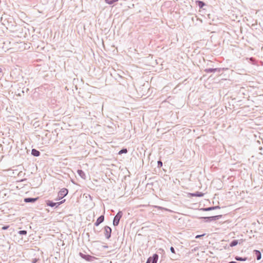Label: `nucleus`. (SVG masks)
Masks as SVG:
<instances>
[{
  "instance_id": "nucleus-1",
  "label": "nucleus",
  "mask_w": 263,
  "mask_h": 263,
  "mask_svg": "<svg viewBox=\"0 0 263 263\" xmlns=\"http://www.w3.org/2000/svg\"><path fill=\"white\" fill-rule=\"evenodd\" d=\"M68 193V191L67 189H62L58 193V197L59 199L63 198L66 196Z\"/></svg>"
},
{
  "instance_id": "nucleus-2",
  "label": "nucleus",
  "mask_w": 263,
  "mask_h": 263,
  "mask_svg": "<svg viewBox=\"0 0 263 263\" xmlns=\"http://www.w3.org/2000/svg\"><path fill=\"white\" fill-rule=\"evenodd\" d=\"M122 216L121 212H119L114 218L113 224L114 226H117L119 224L120 218Z\"/></svg>"
},
{
  "instance_id": "nucleus-3",
  "label": "nucleus",
  "mask_w": 263,
  "mask_h": 263,
  "mask_svg": "<svg viewBox=\"0 0 263 263\" xmlns=\"http://www.w3.org/2000/svg\"><path fill=\"white\" fill-rule=\"evenodd\" d=\"M65 201V199L60 201V202H57V203L53 202L52 201H51L50 200H47V201H46V204L48 206H51V207H53L54 206H55L57 204L59 205L61 204L64 203Z\"/></svg>"
},
{
  "instance_id": "nucleus-4",
  "label": "nucleus",
  "mask_w": 263,
  "mask_h": 263,
  "mask_svg": "<svg viewBox=\"0 0 263 263\" xmlns=\"http://www.w3.org/2000/svg\"><path fill=\"white\" fill-rule=\"evenodd\" d=\"M190 197H202L204 195L203 193L197 192L195 193H189Z\"/></svg>"
},
{
  "instance_id": "nucleus-5",
  "label": "nucleus",
  "mask_w": 263,
  "mask_h": 263,
  "mask_svg": "<svg viewBox=\"0 0 263 263\" xmlns=\"http://www.w3.org/2000/svg\"><path fill=\"white\" fill-rule=\"evenodd\" d=\"M104 220V216H100L97 220L96 223H95V225L98 226L99 225V224H100L101 222H102Z\"/></svg>"
},
{
  "instance_id": "nucleus-6",
  "label": "nucleus",
  "mask_w": 263,
  "mask_h": 263,
  "mask_svg": "<svg viewBox=\"0 0 263 263\" xmlns=\"http://www.w3.org/2000/svg\"><path fill=\"white\" fill-rule=\"evenodd\" d=\"M31 154L34 156H39L40 154V153L39 151L35 149H32L31 151Z\"/></svg>"
},
{
  "instance_id": "nucleus-7",
  "label": "nucleus",
  "mask_w": 263,
  "mask_h": 263,
  "mask_svg": "<svg viewBox=\"0 0 263 263\" xmlns=\"http://www.w3.org/2000/svg\"><path fill=\"white\" fill-rule=\"evenodd\" d=\"M254 252H255V255L257 257V260L260 259L261 255V253L260 252V251H259L258 250H254Z\"/></svg>"
},
{
  "instance_id": "nucleus-8",
  "label": "nucleus",
  "mask_w": 263,
  "mask_h": 263,
  "mask_svg": "<svg viewBox=\"0 0 263 263\" xmlns=\"http://www.w3.org/2000/svg\"><path fill=\"white\" fill-rule=\"evenodd\" d=\"M37 198H27L24 199L25 202H34L37 200Z\"/></svg>"
},
{
  "instance_id": "nucleus-9",
  "label": "nucleus",
  "mask_w": 263,
  "mask_h": 263,
  "mask_svg": "<svg viewBox=\"0 0 263 263\" xmlns=\"http://www.w3.org/2000/svg\"><path fill=\"white\" fill-rule=\"evenodd\" d=\"M219 208V206H213V207H210L208 208H204L202 209V210L204 211H211L214 210L216 209Z\"/></svg>"
},
{
  "instance_id": "nucleus-10",
  "label": "nucleus",
  "mask_w": 263,
  "mask_h": 263,
  "mask_svg": "<svg viewBox=\"0 0 263 263\" xmlns=\"http://www.w3.org/2000/svg\"><path fill=\"white\" fill-rule=\"evenodd\" d=\"M153 258V261L155 263H157L158 259V255L156 254H155L153 255V257H152V259Z\"/></svg>"
},
{
  "instance_id": "nucleus-11",
  "label": "nucleus",
  "mask_w": 263,
  "mask_h": 263,
  "mask_svg": "<svg viewBox=\"0 0 263 263\" xmlns=\"http://www.w3.org/2000/svg\"><path fill=\"white\" fill-rule=\"evenodd\" d=\"M118 1V0H105V2L107 4H109V5H111V4H113L114 3L117 2Z\"/></svg>"
},
{
  "instance_id": "nucleus-12",
  "label": "nucleus",
  "mask_w": 263,
  "mask_h": 263,
  "mask_svg": "<svg viewBox=\"0 0 263 263\" xmlns=\"http://www.w3.org/2000/svg\"><path fill=\"white\" fill-rule=\"evenodd\" d=\"M196 3L198 4L200 8H202L205 5V4L202 1H197Z\"/></svg>"
},
{
  "instance_id": "nucleus-13",
  "label": "nucleus",
  "mask_w": 263,
  "mask_h": 263,
  "mask_svg": "<svg viewBox=\"0 0 263 263\" xmlns=\"http://www.w3.org/2000/svg\"><path fill=\"white\" fill-rule=\"evenodd\" d=\"M238 244V241L237 240H233L231 242L230 246L231 247L236 246Z\"/></svg>"
},
{
  "instance_id": "nucleus-14",
  "label": "nucleus",
  "mask_w": 263,
  "mask_h": 263,
  "mask_svg": "<svg viewBox=\"0 0 263 263\" xmlns=\"http://www.w3.org/2000/svg\"><path fill=\"white\" fill-rule=\"evenodd\" d=\"M236 260H239V261H246L247 260V258H241L240 257L236 256L235 257Z\"/></svg>"
},
{
  "instance_id": "nucleus-15",
  "label": "nucleus",
  "mask_w": 263,
  "mask_h": 263,
  "mask_svg": "<svg viewBox=\"0 0 263 263\" xmlns=\"http://www.w3.org/2000/svg\"><path fill=\"white\" fill-rule=\"evenodd\" d=\"M221 217V215H218V216H215L207 217L206 218L210 219L211 220H215V219H216V218Z\"/></svg>"
},
{
  "instance_id": "nucleus-16",
  "label": "nucleus",
  "mask_w": 263,
  "mask_h": 263,
  "mask_svg": "<svg viewBox=\"0 0 263 263\" xmlns=\"http://www.w3.org/2000/svg\"><path fill=\"white\" fill-rule=\"evenodd\" d=\"M127 152V149H126V148H125V149H121V151H120L119 152V153H118V154H119V155H121V154H123V153H126Z\"/></svg>"
},
{
  "instance_id": "nucleus-17",
  "label": "nucleus",
  "mask_w": 263,
  "mask_h": 263,
  "mask_svg": "<svg viewBox=\"0 0 263 263\" xmlns=\"http://www.w3.org/2000/svg\"><path fill=\"white\" fill-rule=\"evenodd\" d=\"M105 231H106V233H110V232L111 231V229L110 228L106 227V228H105Z\"/></svg>"
},
{
  "instance_id": "nucleus-18",
  "label": "nucleus",
  "mask_w": 263,
  "mask_h": 263,
  "mask_svg": "<svg viewBox=\"0 0 263 263\" xmlns=\"http://www.w3.org/2000/svg\"><path fill=\"white\" fill-rule=\"evenodd\" d=\"M156 208L157 209H158V210H166L167 211V210L166 209H165L164 208H162V207H161V206H156Z\"/></svg>"
},
{
  "instance_id": "nucleus-19",
  "label": "nucleus",
  "mask_w": 263,
  "mask_h": 263,
  "mask_svg": "<svg viewBox=\"0 0 263 263\" xmlns=\"http://www.w3.org/2000/svg\"><path fill=\"white\" fill-rule=\"evenodd\" d=\"M19 233L20 234H22V235H26L27 234V232L26 231L23 230V231H20L19 232Z\"/></svg>"
},
{
  "instance_id": "nucleus-20",
  "label": "nucleus",
  "mask_w": 263,
  "mask_h": 263,
  "mask_svg": "<svg viewBox=\"0 0 263 263\" xmlns=\"http://www.w3.org/2000/svg\"><path fill=\"white\" fill-rule=\"evenodd\" d=\"M162 166V162L161 161H158V166L161 167Z\"/></svg>"
},
{
  "instance_id": "nucleus-21",
  "label": "nucleus",
  "mask_w": 263,
  "mask_h": 263,
  "mask_svg": "<svg viewBox=\"0 0 263 263\" xmlns=\"http://www.w3.org/2000/svg\"><path fill=\"white\" fill-rule=\"evenodd\" d=\"M204 235H205V234H202V235H197V236L195 237V238H200V237H202V236H204Z\"/></svg>"
},
{
  "instance_id": "nucleus-22",
  "label": "nucleus",
  "mask_w": 263,
  "mask_h": 263,
  "mask_svg": "<svg viewBox=\"0 0 263 263\" xmlns=\"http://www.w3.org/2000/svg\"><path fill=\"white\" fill-rule=\"evenodd\" d=\"M170 250H171V251L173 253H175V250H174V248H173V247H171Z\"/></svg>"
},
{
  "instance_id": "nucleus-23",
  "label": "nucleus",
  "mask_w": 263,
  "mask_h": 263,
  "mask_svg": "<svg viewBox=\"0 0 263 263\" xmlns=\"http://www.w3.org/2000/svg\"><path fill=\"white\" fill-rule=\"evenodd\" d=\"M9 228V226H4L2 228V229L3 230H7L8 228Z\"/></svg>"
},
{
  "instance_id": "nucleus-24",
  "label": "nucleus",
  "mask_w": 263,
  "mask_h": 263,
  "mask_svg": "<svg viewBox=\"0 0 263 263\" xmlns=\"http://www.w3.org/2000/svg\"><path fill=\"white\" fill-rule=\"evenodd\" d=\"M151 259H152V257L148 258V259H147L146 263H150Z\"/></svg>"
},
{
  "instance_id": "nucleus-25",
  "label": "nucleus",
  "mask_w": 263,
  "mask_h": 263,
  "mask_svg": "<svg viewBox=\"0 0 263 263\" xmlns=\"http://www.w3.org/2000/svg\"><path fill=\"white\" fill-rule=\"evenodd\" d=\"M229 263H236L235 261H231Z\"/></svg>"
},
{
  "instance_id": "nucleus-26",
  "label": "nucleus",
  "mask_w": 263,
  "mask_h": 263,
  "mask_svg": "<svg viewBox=\"0 0 263 263\" xmlns=\"http://www.w3.org/2000/svg\"><path fill=\"white\" fill-rule=\"evenodd\" d=\"M109 237H110V235H108L107 236V238H109Z\"/></svg>"
}]
</instances>
